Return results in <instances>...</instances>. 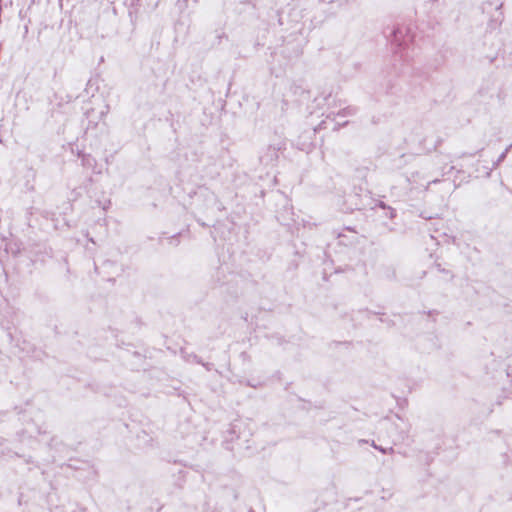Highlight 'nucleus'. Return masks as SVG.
I'll use <instances>...</instances> for the list:
<instances>
[{
	"mask_svg": "<svg viewBox=\"0 0 512 512\" xmlns=\"http://www.w3.org/2000/svg\"><path fill=\"white\" fill-rule=\"evenodd\" d=\"M125 5L128 9V15L131 23L134 25L138 19L142 0H125Z\"/></svg>",
	"mask_w": 512,
	"mask_h": 512,
	"instance_id": "nucleus-6",
	"label": "nucleus"
},
{
	"mask_svg": "<svg viewBox=\"0 0 512 512\" xmlns=\"http://www.w3.org/2000/svg\"><path fill=\"white\" fill-rule=\"evenodd\" d=\"M77 156L81 159V165L86 169H92L95 173H100V171H96L97 161L91 154H86L81 150L77 151Z\"/></svg>",
	"mask_w": 512,
	"mask_h": 512,
	"instance_id": "nucleus-8",
	"label": "nucleus"
},
{
	"mask_svg": "<svg viewBox=\"0 0 512 512\" xmlns=\"http://www.w3.org/2000/svg\"><path fill=\"white\" fill-rule=\"evenodd\" d=\"M72 194H74V199H76L78 196H80V192H78L77 188L73 189Z\"/></svg>",
	"mask_w": 512,
	"mask_h": 512,
	"instance_id": "nucleus-26",
	"label": "nucleus"
},
{
	"mask_svg": "<svg viewBox=\"0 0 512 512\" xmlns=\"http://www.w3.org/2000/svg\"><path fill=\"white\" fill-rule=\"evenodd\" d=\"M503 457L505 458V460H504L505 464H508V455L504 454Z\"/></svg>",
	"mask_w": 512,
	"mask_h": 512,
	"instance_id": "nucleus-30",
	"label": "nucleus"
},
{
	"mask_svg": "<svg viewBox=\"0 0 512 512\" xmlns=\"http://www.w3.org/2000/svg\"><path fill=\"white\" fill-rule=\"evenodd\" d=\"M216 276H217V279L215 280V285L217 286H221L224 282L221 281V276H225L224 274V271L222 270V268H218L217 271H216Z\"/></svg>",
	"mask_w": 512,
	"mask_h": 512,
	"instance_id": "nucleus-16",
	"label": "nucleus"
},
{
	"mask_svg": "<svg viewBox=\"0 0 512 512\" xmlns=\"http://www.w3.org/2000/svg\"><path fill=\"white\" fill-rule=\"evenodd\" d=\"M302 54V48L297 45V47L293 50V53L292 54H289V56H293V57H298Z\"/></svg>",
	"mask_w": 512,
	"mask_h": 512,
	"instance_id": "nucleus-20",
	"label": "nucleus"
},
{
	"mask_svg": "<svg viewBox=\"0 0 512 512\" xmlns=\"http://www.w3.org/2000/svg\"><path fill=\"white\" fill-rule=\"evenodd\" d=\"M385 215L388 218L393 219L396 216V211H395V209H393L392 207L389 206L386 209Z\"/></svg>",
	"mask_w": 512,
	"mask_h": 512,
	"instance_id": "nucleus-18",
	"label": "nucleus"
},
{
	"mask_svg": "<svg viewBox=\"0 0 512 512\" xmlns=\"http://www.w3.org/2000/svg\"><path fill=\"white\" fill-rule=\"evenodd\" d=\"M492 5H493V3H492V2H489V1L484 2V3L482 4V10H483L484 12L488 11L489 9H491V8H492Z\"/></svg>",
	"mask_w": 512,
	"mask_h": 512,
	"instance_id": "nucleus-21",
	"label": "nucleus"
},
{
	"mask_svg": "<svg viewBox=\"0 0 512 512\" xmlns=\"http://www.w3.org/2000/svg\"><path fill=\"white\" fill-rule=\"evenodd\" d=\"M24 461L27 464H35V461L33 460V458L31 456L25 457Z\"/></svg>",
	"mask_w": 512,
	"mask_h": 512,
	"instance_id": "nucleus-23",
	"label": "nucleus"
},
{
	"mask_svg": "<svg viewBox=\"0 0 512 512\" xmlns=\"http://www.w3.org/2000/svg\"><path fill=\"white\" fill-rule=\"evenodd\" d=\"M91 86H92V85H91V81H88V83H87V88L85 89L87 93L89 92V88H90Z\"/></svg>",
	"mask_w": 512,
	"mask_h": 512,
	"instance_id": "nucleus-28",
	"label": "nucleus"
},
{
	"mask_svg": "<svg viewBox=\"0 0 512 512\" xmlns=\"http://www.w3.org/2000/svg\"><path fill=\"white\" fill-rule=\"evenodd\" d=\"M247 385H248V386H251V387H255V385H254V384H252V381H249V382L247 383Z\"/></svg>",
	"mask_w": 512,
	"mask_h": 512,
	"instance_id": "nucleus-34",
	"label": "nucleus"
},
{
	"mask_svg": "<svg viewBox=\"0 0 512 512\" xmlns=\"http://www.w3.org/2000/svg\"><path fill=\"white\" fill-rule=\"evenodd\" d=\"M372 446H373L375 449H376V447H378V445H377V444H375V442H374V441L372 442Z\"/></svg>",
	"mask_w": 512,
	"mask_h": 512,
	"instance_id": "nucleus-36",
	"label": "nucleus"
},
{
	"mask_svg": "<svg viewBox=\"0 0 512 512\" xmlns=\"http://www.w3.org/2000/svg\"><path fill=\"white\" fill-rule=\"evenodd\" d=\"M0 455L7 456V457H23L22 455L18 454L17 452H13L11 449L7 447V441L1 440L0 441Z\"/></svg>",
	"mask_w": 512,
	"mask_h": 512,
	"instance_id": "nucleus-9",
	"label": "nucleus"
},
{
	"mask_svg": "<svg viewBox=\"0 0 512 512\" xmlns=\"http://www.w3.org/2000/svg\"><path fill=\"white\" fill-rule=\"evenodd\" d=\"M23 314L12 306H6L1 311L0 325L8 332V336L12 339L11 329L20 325Z\"/></svg>",
	"mask_w": 512,
	"mask_h": 512,
	"instance_id": "nucleus-3",
	"label": "nucleus"
},
{
	"mask_svg": "<svg viewBox=\"0 0 512 512\" xmlns=\"http://www.w3.org/2000/svg\"><path fill=\"white\" fill-rule=\"evenodd\" d=\"M81 512H86V509L85 508L81 509Z\"/></svg>",
	"mask_w": 512,
	"mask_h": 512,
	"instance_id": "nucleus-37",
	"label": "nucleus"
},
{
	"mask_svg": "<svg viewBox=\"0 0 512 512\" xmlns=\"http://www.w3.org/2000/svg\"><path fill=\"white\" fill-rule=\"evenodd\" d=\"M439 181H440L439 179H435V180H432L431 182H429V184H431V183L435 184V183H438Z\"/></svg>",
	"mask_w": 512,
	"mask_h": 512,
	"instance_id": "nucleus-32",
	"label": "nucleus"
},
{
	"mask_svg": "<svg viewBox=\"0 0 512 512\" xmlns=\"http://www.w3.org/2000/svg\"><path fill=\"white\" fill-rule=\"evenodd\" d=\"M284 148L285 144L282 142L268 145L259 157L260 162L264 165H273L278 160L279 151Z\"/></svg>",
	"mask_w": 512,
	"mask_h": 512,
	"instance_id": "nucleus-4",
	"label": "nucleus"
},
{
	"mask_svg": "<svg viewBox=\"0 0 512 512\" xmlns=\"http://www.w3.org/2000/svg\"><path fill=\"white\" fill-rule=\"evenodd\" d=\"M247 385H248V386H251V387H255V385H254V384H252V381H249V382L247 383Z\"/></svg>",
	"mask_w": 512,
	"mask_h": 512,
	"instance_id": "nucleus-33",
	"label": "nucleus"
},
{
	"mask_svg": "<svg viewBox=\"0 0 512 512\" xmlns=\"http://www.w3.org/2000/svg\"><path fill=\"white\" fill-rule=\"evenodd\" d=\"M435 267L436 269L440 272V273H443V274H446V275H449L450 276V280H452L454 278V274L448 270V269H445L441 266V264L439 263H435Z\"/></svg>",
	"mask_w": 512,
	"mask_h": 512,
	"instance_id": "nucleus-15",
	"label": "nucleus"
},
{
	"mask_svg": "<svg viewBox=\"0 0 512 512\" xmlns=\"http://www.w3.org/2000/svg\"><path fill=\"white\" fill-rule=\"evenodd\" d=\"M277 341L279 344H282L284 342V339L282 337H277Z\"/></svg>",
	"mask_w": 512,
	"mask_h": 512,
	"instance_id": "nucleus-29",
	"label": "nucleus"
},
{
	"mask_svg": "<svg viewBox=\"0 0 512 512\" xmlns=\"http://www.w3.org/2000/svg\"><path fill=\"white\" fill-rule=\"evenodd\" d=\"M198 223H199L201 226H203V227H207V226H208L206 223H204V222H200L199 220H198Z\"/></svg>",
	"mask_w": 512,
	"mask_h": 512,
	"instance_id": "nucleus-31",
	"label": "nucleus"
},
{
	"mask_svg": "<svg viewBox=\"0 0 512 512\" xmlns=\"http://www.w3.org/2000/svg\"><path fill=\"white\" fill-rule=\"evenodd\" d=\"M291 93L298 97L299 102H304L310 99V91L307 89L303 80L295 81L290 86Z\"/></svg>",
	"mask_w": 512,
	"mask_h": 512,
	"instance_id": "nucleus-5",
	"label": "nucleus"
},
{
	"mask_svg": "<svg viewBox=\"0 0 512 512\" xmlns=\"http://www.w3.org/2000/svg\"><path fill=\"white\" fill-rule=\"evenodd\" d=\"M377 450H379L381 453L383 454H387V453H393L394 452V449L393 447H390V448H383L382 446H378L376 447Z\"/></svg>",
	"mask_w": 512,
	"mask_h": 512,
	"instance_id": "nucleus-19",
	"label": "nucleus"
},
{
	"mask_svg": "<svg viewBox=\"0 0 512 512\" xmlns=\"http://www.w3.org/2000/svg\"><path fill=\"white\" fill-rule=\"evenodd\" d=\"M208 194V197L211 199V200H216V195L212 192H209L207 189L205 190Z\"/></svg>",
	"mask_w": 512,
	"mask_h": 512,
	"instance_id": "nucleus-25",
	"label": "nucleus"
},
{
	"mask_svg": "<svg viewBox=\"0 0 512 512\" xmlns=\"http://www.w3.org/2000/svg\"><path fill=\"white\" fill-rule=\"evenodd\" d=\"M181 355L187 362H195V363H202V359L195 354L194 352H187L183 349H181Z\"/></svg>",
	"mask_w": 512,
	"mask_h": 512,
	"instance_id": "nucleus-10",
	"label": "nucleus"
},
{
	"mask_svg": "<svg viewBox=\"0 0 512 512\" xmlns=\"http://www.w3.org/2000/svg\"><path fill=\"white\" fill-rule=\"evenodd\" d=\"M396 62L397 61H394L392 64V71L387 72V75L381 82V87L386 95L401 98L404 95L402 87L398 81V77L401 73H403V64L398 65Z\"/></svg>",
	"mask_w": 512,
	"mask_h": 512,
	"instance_id": "nucleus-2",
	"label": "nucleus"
},
{
	"mask_svg": "<svg viewBox=\"0 0 512 512\" xmlns=\"http://www.w3.org/2000/svg\"><path fill=\"white\" fill-rule=\"evenodd\" d=\"M216 43L217 45H219L222 41V39H227V34L221 29V30H216Z\"/></svg>",
	"mask_w": 512,
	"mask_h": 512,
	"instance_id": "nucleus-14",
	"label": "nucleus"
},
{
	"mask_svg": "<svg viewBox=\"0 0 512 512\" xmlns=\"http://www.w3.org/2000/svg\"><path fill=\"white\" fill-rule=\"evenodd\" d=\"M414 36L411 28L405 24L395 25L390 34L389 40L393 49L394 61L408 63L412 58L410 55V45L413 43Z\"/></svg>",
	"mask_w": 512,
	"mask_h": 512,
	"instance_id": "nucleus-1",
	"label": "nucleus"
},
{
	"mask_svg": "<svg viewBox=\"0 0 512 512\" xmlns=\"http://www.w3.org/2000/svg\"><path fill=\"white\" fill-rule=\"evenodd\" d=\"M62 443L58 441L57 437H52L48 442V447L51 449H58V446Z\"/></svg>",
	"mask_w": 512,
	"mask_h": 512,
	"instance_id": "nucleus-17",
	"label": "nucleus"
},
{
	"mask_svg": "<svg viewBox=\"0 0 512 512\" xmlns=\"http://www.w3.org/2000/svg\"><path fill=\"white\" fill-rule=\"evenodd\" d=\"M365 312H366L368 315H370V314H375L374 312H371V311H369V310H367V309L365 310Z\"/></svg>",
	"mask_w": 512,
	"mask_h": 512,
	"instance_id": "nucleus-35",
	"label": "nucleus"
},
{
	"mask_svg": "<svg viewBox=\"0 0 512 512\" xmlns=\"http://www.w3.org/2000/svg\"><path fill=\"white\" fill-rule=\"evenodd\" d=\"M235 428L236 425H231L230 428L227 430V433H229L230 435L235 434Z\"/></svg>",
	"mask_w": 512,
	"mask_h": 512,
	"instance_id": "nucleus-24",
	"label": "nucleus"
},
{
	"mask_svg": "<svg viewBox=\"0 0 512 512\" xmlns=\"http://www.w3.org/2000/svg\"><path fill=\"white\" fill-rule=\"evenodd\" d=\"M200 364H201L203 367H205V369H206L207 371H210V370L212 369V364H211V363L203 362V361H202V363H200Z\"/></svg>",
	"mask_w": 512,
	"mask_h": 512,
	"instance_id": "nucleus-22",
	"label": "nucleus"
},
{
	"mask_svg": "<svg viewBox=\"0 0 512 512\" xmlns=\"http://www.w3.org/2000/svg\"><path fill=\"white\" fill-rule=\"evenodd\" d=\"M378 206H379V207H381V208H383L384 210H386V209H387V207H388V206H387L384 202H382V201H380V202H379Z\"/></svg>",
	"mask_w": 512,
	"mask_h": 512,
	"instance_id": "nucleus-27",
	"label": "nucleus"
},
{
	"mask_svg": "<svg viewBox=\"0 0 512 512\" xmlns=\"http://www.w3.org/2000/svg\"><path fill=\"white\" fill-rule=\"evenodd\" d=\"M502 7H503L502 2L496 4L495 14L490 18V20L488 22V27L490 29H493V30L497 29L502 24V22L504 20V14L502 12Z\"/></svg>",
	"mask_w": 512,
	"mask_h": 512,
	"instance_id": "nucleus-7",
	"label": "nucleus"
},
{
	"mask_svg": "<svg viewBox=\"0 0 512 512\" xmlns=\"http://www.w3.org/2000/svg\"><path fill=\"white\" fill-rule=\"evenodd\" d=\"M358 112V108L356 106H347L344 109L340 110L336 116H353Z\"/></svg>",
	"mask_w": 512,
	"mask_h": 512,
	"instance_id": "nucleus-11",
	"label": "nucleus"
},
{
	"mask_svg": "<svg viewBox=\"0 0 512 512\" xmlns=\"http://www.w3.org/2000/svg\"><path fill=\"white\" fill-rule=\"evenodd\" d=\"M512 148V144H510L500 155L499 157L497 158V160L495 162H493V166H492V169H495L496 167H498L500 165V163H502L505 158L507 157V154L509 152V150Z\"/></svg>",
	"mask_w": 512,
	"mask_h": 512,
	"instance_id": "nucleus-13",
	"label": "nucleus"
},
{
	"mask_svg": "<svg viewBox=\"0 0 512 512\" xmlns=\"http://www.w3.org/2000/svg\"><path fill=\"white\" fill-rule=\"evenodd\" d=\"M93 183V178L91 176L87 177L85 179V181L83 182V184L79 187V189H83L85 191V193L89 196V197H92V194H91V189H90V186L92 185Z\"/></svg>",
	"mask_w": 512,
	"mask_h": 512,
	"instance_id": "nucleus-12",
	"label": "nucleus"
}]
</instances>
